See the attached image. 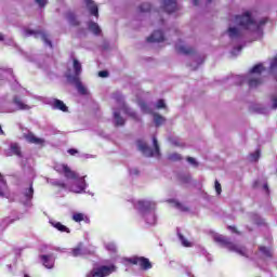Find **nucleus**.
Returning a JSON list of instances; mask_svg holds the SVG:
<instances>
[{
	"label": "nucleus",
	"instance_id": "ea45409f",
	"mask_svg": "<svg viewBox=\"0 0 277 277\" xmlns=\"http://www.w3.org/2000/svg\"><path fill=\"white\" fill-rule=\"evenodd\" d=\"M214 187H215L216 194L220 196V194H222V184H220L217 180L214 182Z\"/></svg>",
	"mask_w": 277,
	"mask_h": 277
},
{
	"label": "nucleus",
	"instance_id": "1a4fd4ad",
	"mask_svg": "<svg viewBox=\"0 0 277 277\" xmlns=\"http://www.w3.org/2000/svg\"><path fill=\"white\" fill-rule=\"evenodd\" d=\"M163 40H166V37L161 30H156L147 37V42H163Z\"/></svg>",
	"mask_w": 277,
	"mask_h": 277
},
{
	"label": "nucleus",
	"instance_id": "e433bc0d",
	"mask_svg": "<svg viewBox=\"0 0 277 277\" xmlns=\"http://www.w3.org/2000/svg\"><path fill=\"white\" fill-rule=\"evenodd\" d=\"M53 187H58L60 189H66V183L54 181L52 182Z\"/></svg>",
	"mask_w": 277,
	"mask_h": 277
},
{
	"label": "nucleus",
	"instance_id": "c85d7f7f",
	"mask_svg": "<svg viewBox=\"0 0 277 277\" xmlns=\"http://www.w3.org/2000/svg\"><path fill=\"white\" fill-rule=\"evenodd\" d=\"M183 159V156L179 153H172L168 155V160L169 161H181Z\"/></svg>",
	"mask_w": 277,
	"mask_h": 277
},
{
	"label": "nucleus",
	"instance_id": "72a5a7b5",
	"mask_svg": "<svg viewBox=\"0 0 277 277\" xmlns=\"http://www.w3.org/2000/svg\"><path fill=\"white\" fill-rule=\"evenodd\" d=\"M80 75H74V76H69L68 79L70 81V83H74L77 88V85H79V83H81V79H79Z\"/></svg>",
	"mask_w": 277,
	"mask_h": 277
},
{
	"label": "nucleus",
	"instance_id": "052dcab7",
	"mask_svg": "<svg viewBox=\"0 0 277 277\" xmlns=\"http://www.w3.org/2000/svg\"><path fill=\"white\" fill-rule=\"evenodd\" d=\"M209 1V3H211L213 0H208Z\"/></svg>",
	"mask_w": 277,
	"mask_h": 277
},
{
	"label": "nucleus",
	"instance_id": "423d86ee",
	"mask_svg": "<svg viewBox=\"0 0 277 277\" xmlns=\"http://www.w3.org/2000/svg\"><path fill=\"white\" fill-rule=\"evenodd\" d=\"M25 34L26 36H34L35 38H38V36H41V40H43L45 44H49L50 49H53V43L51 42V40H49V35H47L44 31L26 29Z\"/></svg>",
	"mask_w": 277,
	"mask_h": 277
},
{
	"label": "nucleus",
	"instance_id": "5fc2aeb1",
	"mask_svg": "<svg viewBox=\"0 0 277 277\" xmlns=\"http://www.w3.org/2000/svg\"><path fill=\"white\" fill-rule=\"evenodd\" d=\"M264 189H265L266 192H269V186H268L267 184H264Z\"/></svg>",
	"mask_w": 277,
	"mask_h": 277
},
{
	"label": "nucleus",
	"instance_id": "f3484780",
	"mask_svg": "<svg viewBox=\"0 0 277 277\" xmlns=\"http://www.w3.org/2000/svg\"><path fill=\"white\" fill-rule=\"evenodd\" d=\"M71 220L74 222H85L87 224H89L90 222V217H88L85 214L81 213V212H76L72 214Z\"/></svg>",
	"mask_w": 277,
	"mask_h": 277
},
{
	"label": "nucleus",
	"instance_id": "bb28decb",
	"mask_svg": "<svg viewBox=\"0 0 277 277\" xmlns=\"http://www.w3.org/2000/svg\"><path fill=\"white\" fill-rule=\"evenodd\" d=\"M265 70V67H263V64H256L255 66L252 67L250 70L251 75H259L261 76V72Z\"/></svg>",
	"mask_w": 277,
	"mask_h": 277
},
{
	"label": "nucleus",
	"instance_id": "7c9ffc66",
	"mask_svg": "<svg viewBox=\"0 0 277 277\" xmlns=\"http://www.w3.org/2000/svg\"><path fill=\"white\" fill-rule=\"evenodd\" d=\"M24 196L28 200L34 198V183L30 184V187L24 193Z\"/></svg>",
	"mask_w": 277,
	"mask_h": 277
},
{
	"label": "nucleus",
	"instance_id": "13d9d810",
	"mask_svg": "<svg viewBox=\"0 0 277 277\" xmlns=\"http://www.w3.org/2000/svg\"><path fill=\"white\" fill-rule=\"evenodd\" d=\"M0 42H3V35H0Z\"/></svg>",
	"mask_w": 277,
	"mask_h": 277
},
{
	"label": "nucleus",
	"instance_id": "de8ad7c7",
	"mask_svg": "<svg viewBox=\"0 0 277 277\" xmlns=\"http://www.w3.org/2000/svg\"><path fill=\"white\" fill-rule=\"evenodd\" d=\"M180 181H181L182 183H187L188 181H192V176H189V175H183V176L180 177Z\"/></svg>",
	"mask_w": 277,
	"mask_h": 277
},
{
	"label": "nucleus",
	"instance_id": "bf43d9fd",
	"mask_svg": "<svg viewBox=\"0 0 277 277\" xmlns=\"http://www.w3.org/2000/svg\"><path fill=\"white\" fill-rule=\"evenodd\" d=\"M174 145H175V146H181L177 142H174Z\"/></svg>",
	"mask_w": 277,
	"mask_h": 277
},
{
	"label": "nucleus",
	"instance_id": "4be33fe9",
	"mask_svg": "<svg viewBox=\"0 0 277 277\" xmlns=\"http://www.w3.org/2000/svg\"><path fill=\"white\" fill-rule=\"evenodd\" d=\"M10 148L16 157H23V151L21 150V146L18 145V143H12Z\"/></svg>",
	"mask_w": 277,
	"mask_h": 277
},
{
	"label": "nucleus",
	"instance_id": "2f4dec72",
	"mask_svg": "<svg viewBox=\"0 0 277 277\" xmlns=\"http://www.w3.org/2000/svg\"><path fill=\"white\" fill-rule=\"evenodd\" d=\"M179 239L182 241L184 248H192V242H189V240H187L183 234H179Z\"/></svg>",
	"mask_w": 277,
	"mask_h": 277
},
{
	"label": "nucleus",
	"instance_id": "8fccbe9b",
	"mask_svg": "<svg viewBox=\"0 0 277 277\" xmlns=\"http://www.w3.org/2000/svg\"><path fill=\"white\" fill-rule=\"evenodd\" d=\"M175 207L179 208L181 211H187V208H183V205L181 202L176 201Z\"/></svg>",
	"mask_w": 277,
	"mask_h": 277
},
{
	"label": "nucleus",
	"instance_id": "c9c22d12",
	"mask_svg": "<svg viewBox=\"0 0 277 277\" xmlns=\"http://www.w3.org/2000/svg\"><path fill=\"white\" fill-rule=\"evenodd\" d=\"M260 252H262L264 256L272 258V251L267 247H260Z\"/></svg>",
	"mask_w": 277,
	"mask_h": 277
},
{
	"label": "nucleus",
	"instance_id": "a19ab883",
	"mask_svg": "<svg viewBox=\"0 0 277 277\" xmlns=\"http://www.w3.org/2000/svg\"><path fill=\"white\" fill-rule=\"evenodd\" d=\"M186 161H188V163H190L192 166H194L195 168H198V161H196V158L194 157H187Z\"/></svg>",
	"mask_w": 277,
	"mask_h": 277
},
{
	"label": "nucleus",
	"instance_id": "a878e982",
	"mask_svg": "<svg viewBox=\"0 0 277 277\" xmlns=\"http://www.w3.org/2000/svg\"><path fill=\"white\" fill-rule=\"evenodd\" d=\"M229 38H241V31L236 27H229L227 29Z\"/></svg>",
	"mask_w": 277,
	"mask_h": 277
},
{
	"label": "nucleus",
	"instance_id": "4c0bfd02",
	"mask_svg": "<svg viewBox=\"0 0 277 277\" xmlns=\"http://www.w3.org/2000/svg\"><path fill=\"white\" fill-rule=\"evenodd\" d=\"M76 88L80 94H88V89L83 87V83L80 82L79 84H77Z\"/></svg>",
	"mask_w": 277,
	"mask_h": 277
},
{
	"label": "nucleus",
	"instance_id": "49530a36",
	"mask_svg": "<svg viewBox=\"0 0 277 277\" xmlns=\"http://www.w3.org/2000/svg\"><path fill=\"white\" fill-rule=\"evenodd\" d=\"M36 3H38V5L40 8H44V5H47L49 3L48 0H36Z\"/></svg>",
	"mask_w": 277,
	"mask_h": 277
},
{
	"label": "nucleus",
	"instance_id": "7ed1b4c3",
	"mask_svg": "<svg viewBox=\"0 0 277 277\" xmlns=\"http://www.w3.org/2000/svg\"><path fill=\"white\" fill-rule=\"evenodd\" d=\"M118 269V267H116V265L110 264V265H102L100 267L93 268L88 275L87 277H107V276H111V274H114V272H116Z\"/></svg>",
	"mask_w": 277,
	"mask_h": 277
},
{
	"label": "nucleus",
	"instance_id": "79ce46f5",
	"mask_svg": "<svg viewBox=\"0 0 277 277\" xmlns=\"http://www.w3.org/2000/svg\"><path fill=\"white\" fill-rule=\"evenodd\" d=\"M157 109H166V102L163 100H159L156 105Z\"/></svg>",
	"mask_w": 277,
	"mask_h": 277
},
{
	"label": "nucleus",
	"instance_id": "09e8293b",
	"mask_svg": "<svg viewBox=\"0 0 277 277\" xmlns=\"http://www.w3.org/2000/svg\"><path fill=\"white\" fill-rule=\"evenodd\" d=\"M228 230H232L233 233H235L236 235H239V230L237 229V227L233 226V225H228L227 226Z\"/></svg>",
	"mask_w": 277,
	"mask_h": 277
},
{
	"label": "nucleus",
	"instance_id": "20e7f679",
	"mask_svg": "<svg viewBox=\"0 0 277 277\" xmlns=\"http://www.w3.org/2000/svg\"><path fill=\"white\" fill-rule=\"evenodd\" d=\"M123 261L129 265H138V267H141V269L143 271L153 269V264L150 263V260L144 256L134 255L132 258H124Z\"/></svg>",
	"mask_w": 277,
	"mask_h": 277
},
{
	"label": "nucleus",
	"instance_id": "f257e3e1",
	"mask_svg": "<svg viewBox=\"0 0 277 277\" xmlns=\"http://www.w3.org/2000/svg\"><path fill=\"white\" fill-rule=\"evenodd\" d=\"M215 243H220L223 248H227L229 252H236V254H240V256H246V247H241L233 241L230 238L222 235L214 236Z\"/></svg>",
	"mask_w": 277,
	"mask_h": 277
},
{
	"label": "nucleus",
	"instance_id": "473e14b6",
	"mask_svg": "<svg viewBox=\"0 0 277 277\" xmlns=\"http://www.w3.org/2000/svg\"><path fill=\"white\" fill-rule=\"evenodd\" d=\"M106 250L111 252V254H116V252H118V247H116V243L109 242L106 245Z\"/></svg>",
	"mask_w": 277,
	"mask_h": 277
},
{
	"label": "nucleus",
	"instance_id": "b1692460",
	"mask_svg": "<svg viewBox=\"0 0 277 277\" xmlns=\"http://www.w3.org/2000/svg\"><path fill=\"white\" fill-rule=\"evenodd\" d=\"M52 225L54 226V228H56V230H60V233L70 234V228L60 222L53 223Z\"/></svg>",
	"mask_w": 277,
	"mask_h": 277
},
{
	"label": "nucleus",
	"instance_id": "5701e85b",
	"mask_svg": "<svg viewBox=\"0 0 277 277\" xmlns=\"http://www.w3.org/2000/svg\"><path fill=\"white\" fill-rule=\"evenodd\" d=\"M114 118H115V124L116 127H124V118H122V116H120V113L115 111L114 113Z\"/></svg>",
	"mask_w": 277,
	"mask_h": 277
},
{
	"label": "nucleus",
	"instance_id": "603ef678",
	"mask_svg": "<svg viewBox=\"0 0 277 277\" xmlns=\"http://www.w3.org/2000/svg\"><path fill=\"white\" fill-rule=\"evenodd\" d=\"M272 101H273V109H277V97L273 96Z\"/></svg>",
	"mask_w": 277,
	"mask_h": 277
},
{
	"label": "nucleus",
	"instance_id": "37998d69",
	"mask_svg": "<svg viewBox=\"0 0 277 277\" xmlns=\"http://www.w3.org/2000/svg\"><path fill=\"white\" fill-rule=\"evenodd\" d=\"M98 77H101L102 79H105L106 77H109V71L101 70L98 71Z\"/></svg>",
	"mask_w": 277,
	"mask_h": 277
},
{
	"label": "nucleus",
	"instance_id": "9b49d317",
	"mask_svg": "<svg viewBox=\"0 0 277 277\" xmlns=\"http://www.w3.org/2000/svg\"><path fill=\"white\" fill-rule=\"evenodd\" d=\"M175 50L181 55H194V53H196L194 48H187L185 45H175Z\"/></svg>",
	"mask_w": 277,
	"mask_h": 277
},
{
	"label": "nucleus",
	"instance_id": "c03bdc74",
	"mask_svg": "<svg viewBox=\"0 0 277 277\" xmlns=\"http://www.w3.org/2000/svg\"><path fill=\"white\" fill-rule=\"evenodd\" d=\"M268 21L269 19L267 17L262 18L256 25V29H259V27H263V25H265Z\"/></svg>",
	"mask_w": 277,
	"mask_h": 277
},
{
	"label": "nucleus",
	"instance_id": "6e6d98bb",
	"mask_svg": "<svg viewBox=\"0 0 277 277\" xmlns=\"http://www.w3.org/2000/svg\"><path fill=\"white\" fill-rule=\"evenodd\" d=\"M3 196H5V194L2 190H0V198H3Z\"/></svg>",
	"mask_w": 277,
	"mask_h": 277
},
{
	"label": "nucleus",
	"instance_id": "4d7b16f0",
	"mask_svg": "<svg viewBox=\"0 0 277 277\" xmlns=\"http://www.w3.org/2000/svg\"><path fill=\"white\" fill-rule=\"evenodd\" d=\"M194 5H198V0H193Z\"/></svg>",
	"mask_w": 277,
	"mask_h": 277
},
{
	"label": "nucleus",
	"instance_id": "0eeeda50",
	"mask_svg": "<svg viewBox=\"0 0 277 277\" xmlns=\"http://www.w3.org/2000/svg\"><path fill=\"white\" fill-rule=\"evenodd\" d=\"M23 137L28 144H36V146H44V138H40L34 134V132L24 133Z\"/></svg>",
	"mask_w": 277,
	"mask_h": 277
},
{
	"label": "nucleus",
	"instance_id": "aec40b11",
	"mask_svg": "<svg viewBox=\"0 0 277 277\" xmlns=\"http://www.w3.org/2000/svg\"><path fill=\"white\" fill-rule=\"evenodd\" d=\"M123 111L127 116L132 118V120H135L136 122H140V117H137V113H135L133 109L124 106Z\"/></svg>",
	"mask_w": 277,
	"mask_h": 277
},
{
	"label": "nucleus",
	"instance_id": "864d4df0",
	"mask_svg": "<svg viewBox=\"0 0 277 277\" xmlns=\"http://www.w3.org/2000/svg\"><path fill=\"white\" fill-rule=\"evenodd\" d=\"M0 183H5V177H3V174L0 173Z\"/></svg>",
	"mask_w": 277,
	"mask_h": 277
},
{
	"label": "nucleus",
	"instance_id": "c756f323",
	"mask_svg": "<svg viewBox=\"0 0 277 277\" xmlns=\"http://www.w3.org/2000/svg\"><path fill=\"white\" fill-rule=\"evenodd\" d=\"M74 72L75 75H81V63L77 58H74Z\"/></svg>",
	"mask_w": 277,
	"mask_h": 277
},
{
	"label": "nucleus",
	"instance_id": "39448f33",
	"mask_svg": "<svg viewBox=\"0 0 277 277\" xmlns=\"http://www.w3.org/2000/svg\"><path fill=\"white\" fill-rule=\"evenodd\" d=\"M235 23L243 29H250L251 25H256L250 11L245 12L242 15H237L235 17Z\"/></svg>",
	"mask_w": 277,
	"mask_h": 277
},
{
	"label": "nucleus",
	"instance_id": "393cba45",
	"mask_svg": "<svg viewBox=\"0 0 277 277\" xmlns=\"http://www.w3.org/2000/svg\"><path fill=\"white\" fill-rule=\"evenodd\" d=\"M72 256H81L83 254V242H79L76 248L71 250Z\"/></svg>",
	"mask_w": 277,
	"mask_h": 277
},
{
	"label": "nucleus",
	"instance_id": "e2e57ef3",
	"mask_svg": "<svg viewBox=\"0 0 277 277\" xmlns=\"http://www.w3.org/2000/svg\"><path fill=\"white\" fill-rule=\"evenodd\" d=\"M161 21V23H163V19H160Z\"/></svg>",
	"mask_w": 277,
	"mask_h": 277
},
{
	"label": "nucleus",
	"instance_id": "58836bf2",
	"mask_svg": "<svg viewBox=\"0 0 277 277\" xmlns=\"http://www.w3.org/2000/svg\"><path fill=\"white\" fill-rule=\"evenodd\" d=\"M261 157V149L255 150L254 154H251V161H259V158Z\"/></svg>",
	"mask_w": 277,
	"mask_h": 277
},
{
	"label": "nucleus",
	"instance_id": "a18cd8bd",
	"mask_svg": "<svg viewBox=\"0 0 277 277\" xmlns=\"http://www.w3.org/2000/svg\"><path fill=\"white\" fill-rule=\"evenodd\" d=\"M277 68V55L271 62V69L274 70Z\"/></svg>",
	"mask_w": 277,
	"mask_h": 277
},
{
	"label": "nucleus",
	"instance_id": "f03ea898",
	"mask_svg": "<svg viewBox=\"0 0 277 277\" xmlns=\"http://www.w3.org/2000/svg\"><path fill=\"white\" fill-rule=\"evenodd\" d=\"M153 144H154L155 150H153L150 147H148V144H146V142L137 141L138 150H141V153H143V155H145V157H155V155H157L159 157V155H161V153L159 149V142L157 141L156 136H153Z\"/></svg>",
	"mask_w": 277,
	"mask_h": 277
},
{
	"label": "nucleus",
	"instance_id": "f704fd0d",
	"mask_svg": "<svg viewBox=\"0 0 277 277\" xmlns=\"http://www.w3.org/2000/svg\"><path fill=\"white\" fill-rule=\"evenodd\" d=\"M151 5L150 3H144L138 6V12H150Z\"/></svg>",
	"mask_w": 277,
	"mask_h": 277
},
{
	"label": "nucleus",
	"instance_id": "cd10ccee",
	"mask_svg": "<svg viewBox=\"0 0 277 277\" xmlns=\"http://www.w3.org/2000/svg\"><path fill=\"white\" fill-rule=\"evenodd\" d=\"M154 122H155L156 127H161V124H163V122H166V118H163L159 114H155L154 115Z\"/></svg>",
	"mask_w": 277,
	"mask_h": 277
},
{
	"label": "nucleus",
	"instance_id": "9d476101",
	"mask_svg": "<svg viewBox=\"0 0 277 277\" xmlns=\"http://www.w3.org/2000/svg\"><path fill=\"white\" fill-rule=\"evenodd\" d=\"M85 5L90 12V15L98 18V5H96L93 0H85Z\"/></svg>",
	"mask_w": 277,
	"mask_h": 277
},
{
	"label": "nucleus",
	"instance_id": "dca6fc26",
	"mask_svg": "<svg viewBox=\"0 0 277 277\" xmlns=\"http://www.w3.org/2000/svg\"><path fill=\"white\" fill-rule=\"evenodd\" d=\"M63 172L65 174V179H71L75 181L77 179V173L68 168V164H62Z\"/></svg>",
	"mask_w": 277,
	"mask_h": 277
},
{
	"label": "nucleus",
	"instance_id": "a211bd4d",
	"mask_svg": "<svg viewBox=\"0 0 277 277\" xmlns=\"http://www.w3.org/2000/svg\"><path fill=\"white\" fill-rule=\"evenodd\" d=\"M13 103H14V105H16L17 109H19V110L31 109V107H29V105L23 103V100H21V97H18V96L13 97Z\"/></svg>",
	"mask_w": 277,
	"mask_h": 277
},
{
	"label": "nucleus",
	"instance_id": "ddd939ff",
	"mask_svg": "<svg viewBox=\"0 0 277 277\" xmlns=\"http://www.w3.org/2000/svg\"><path fill=\"white\" fill-rule=\"evenodd\" d=\"M138 205V211H141V213H146V211H150V209H153V202L150 201H144L141 200L137 202Z\"/></svg>",
	"mask_w": 277,
	"mask_h": 277
},
{
	"label": "nucleus",
	"instance_id": "680f3d73",
	"mask_svg": "<svg viewBox=\"0 0 277 277\" xmlns=\"http://www.w3.org/2000/svg\"><path fill=\"white\" fill-rule=\"evenodd\" d=\"M24 277H29V275H24Z\"/></svg>",
	"mask_w": 277,
	"mask_h": 277
},
{
	"label": "nucleus",
	"instance_id": "3c124183",
	"mask_svg": "<svg viewBox=\"0 0 277 277\" xmlns=\"http://www.w3.org/2000/svg\"><path fill=\"white\" fill-rule=\"evenodd\" d=\"M67 153H68L69 155H71V156H75V155H77V153H79V150H77V149H75V148H70V149L67 150Z\"/></svg>",
	"mask_w": 277,
	"mask_h": 277
},
{
	"label": "nucleus",
	"instance_id": "2eb2a0df",
	"mask_svg": "<svg viewBox=\"0 0 277 277\" xmlns=\"http://www.w3.org/2000/svg\"><path fill=\"white\" fill-rule=\"evenodd\" d=\"M40 259L47 269H53L55 262L51 259V255H40Z\"/></svg>",
	"mask_w": 277,
	"mask_h": 277
},
{
	"label": "nucleus",
	"instance_id": "4468645a",
	"mask_svg": "<svg viewBox=\"0 0 277 277\" xmlns=\"http://www.w3.org/2000/svg\"><path fill=\"white\" fill-rule=\"evenodd\" d=\"M66 18L69 21V24L72 25V27H79L81 25V22L77 19V15H75L74 12H67Z\"/></svg>",
	"mask_w": 277,
	"mask_h": 277
},
{
	"label": "nucleus",
	"instance_id": "412c9836",
	"mask_svg": "<svg viewBox=\"0 0 277 277\" xmlns=\"http://www.w3.org/2000/svg\"><path fill=\"white\" fill-rule=\"evenodd\" d=\"M261 83H263V78H261V77L250 78L248 81L249 88H259V85H261Z\"/></svg>",
	"mask_w": 277,
	"mask_h": 277
},
{
	"label": "nucleus",
	"instance_id": "f8f14e48",
	"mask_svg": "<svg viewBox=\"0 0 277 277\" xmlns=\"http://www.w3.org/2000/svg\"><path fill=\"white\" fill-rule=\"evenodd\" d=\"M53 109H58L60 111L67 113L68 106L64 104V101L55 98L52 104Z\"/></svg>",
	"mask_w": 277,
	"mask_h": 277
},
{
	"label": "nucleus",
	"instance_id": "6ab92c4d",
	"mask_svg": "<svg viewBox=\"0 0 277 277\" xmlns=\"http://www.w3.org/2000/svg\"><path fill=\"white\" fill-rule=\"evenodd\" d=\"M88 27H89V31H92V34H94V36H101V26H98V24H96V22H89L88 23Z\"/></svg>",
	"mask_w": 277,
	"mask_h": 277
},
{
	"label": "nucleus",
	"instance_id": "6e6552de",
	"mask_svg": "<svg viewBox=\"0 0 277 277\" xmlns=\"http://www.w3.org/2000/svg\"><path fill=\"white\" fill-rule=\"evenodd\" d=\"M162 10L167 12V14H173V12H176V10H179L176 0H162Z\"/></svg>",
	"mask_w": 277,
	"mask_h": 277
}]
</instances>
